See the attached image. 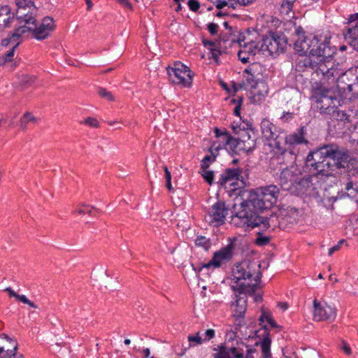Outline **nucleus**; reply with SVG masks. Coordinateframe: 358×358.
I'll return each instance as SVG.
<instances>
[{"mask_svg": "<svg viewBox=\"0 0 358 358\" xmlns=\"http://www.w3.org/2000/svg\"><path fill=\"white\" fill-rule=\"evenodd\" d=\"M16 9V16L20 20V24L23 25H29L35 22L38 10L34 3V1L24 2V1L15 0Z\"/></svg>", "mask_w": 358, "mask_h": 358, "instance_id": "11", "label": "nucleus"}, {"mask_svg": "<svg viewBox=\"0 0 358 358\" xmlns=\"http://www.w3.org/2000/svg\"><path fill=\"white\" fill-rule=\"evenodd\" d=\"M192 266L194 269V271H195L196 272H197V276L199 278V280H205L206 279V278L209 275V273H208V270L209 269H206V270H204L203 272H201V277H199V268L201 267H199V268H197L196 267L194 266V264H192Z\"/></svg>", "mask_w": 358, "mask_h": 358, "instance_id": "46", "label": "nucleus"}, {"mask_svg": "<svg viewBox=\"0 0 358 358\" xmlns=\"http://www.w3.org/2000/svg\"><path fill=\"white\" fill-rule=\"evenodd\" d=\"M286 214H282V215L285 217V219L287 220L290 223L296 222L299 216V212L298 209L295 208H288L286 210Z\"/></svg>", "mask_w": 358, "mask_h": 358, "instance_id": "31", "label": "nucleus"}, {"mask_svg": "<svg viewBox=\"0 0 358 358\" xmlns=\"http://www.w3.org/2000/svg\"><path fill=\"white\" fill-rule=\"evenodd\" d=\"M358 22V13L351 15L349 18V23L352 24L353 22Z\"/></svg>", "mask_w": 358, "mask_h": 358, "instance_id": "61", "label": "nucleus"}, {"mask_svg": "<svg viewBox=\"0 0 358 358\" xmlns=\"http://www.w3.org/2000/svg\"><path fill=\"white\" fill-rule=\"evenodd\" d=\"M250 93L255 102H260L267 96L268 88L264 82H259L252 87Z\"/></svg>", "mask_w": 358, "mask_h": 358, "instance_id": "22", "label": "nucleus"}, {"mask_svg": "<svg viewBox=\"0 0 358 358\" xmlns=\"http://www.w3.org/2000/svg\"><path fill=\"white\" fill-rule=\"evenodd\" d=\"M216 157L212 154V155L206 156L201 161V169H208L210 164L215 162Z\"/></svg>", "mask_w": 358, "mask_h": 358, "instance_id": "38", "label": "nucleus"}, {"mask_svg": "<svg viewBox=\"0 0 358 358\" xmlns=\"http://www.w3.org/2000/svg\"><path fill=\"white\" fill-rule=\"evenodd\" d=\"M36 80V77L34 76L23 75L20 79V83L23 85H30Z\"/></svg>", "mask_w": 358, "mask_h": 358, "instance_id": "40", "label": "nucleus"}, {"mask_svg": "<svg viewBox=\"0 0 358 358\" xmlns=\"http://www.w3.org/2000/svg\"><path fill=\"white\" fill-rule=\"evenodd\" d=\"M210 50H211L212 57L215 59V61L216 62H217L218 57L220 55V52L219 50H216L215 49H213L212 48H210Z\"/></svg>", "mask_w": 358, "mask_h": 358, "instance_id": "57", "label": "nucleus"}, {"mask_svg": "<svg viewBox=\"0 0 358 358\" xmlns=\"http://www.w3.org/2000/svg\"><path fill=\"white\" fill-rule=\"evenodd\" d=\"M237 299L236 300L234 309V317L238 318V317H243L247 307V299L245 297L242 296H236Z\"/></svg>", "mask_w": 358, "mask_h": 358, "instance_id": "24", "label": "nucleus"}, {"mask_svg": "<svg viewBox=\"0 0 358 358\" xmlns=\"http://www.w3.org/2000/svg\"><path fill=\"white\" fill-rule=\"evenodd\" d=\"M300 171L294 166L282 170L280 176V185L285 190H289L299 180Z\"/></svg>", "mask_w": 358, "mask_h": 358, "instance_id": "14", "label": "nucleus"}, {"mask_svg": "<svg viewBox=\"0 0 358 358\" xmlns=\"http://www.w3.org/2000/svg\"><path fill=\"white\" fill-rule=\"evenodd\" d=\"M269 318H272L271 313L268 311H262V313L259 317L260 324L264 321L268 322Z\"/></svg>", "mask_w": 358, "mask_h": 358, "instance_id": "51", "label": "nucleus"}, {"mask_svg": "<svg viewBox=\"0 0 358 358\" xmlns=\"http://www.w3.org/2000/svg\"><path fill=\"white\" fill-rule=\"evenodd\" d=\"M55 28L53 18L48 16L43 17L39 23H37L36 19L35 22L29 25L19 26L14 29L12 38L18 40L25 34L31 33L34 38L42 41L50 37Z\"/></svg>", "mask_w": 358, "mask_h": 358, "instance_id": "6", "label": "nucleus"}, {"mask_svg": "<svg viewBox=\"0 0 358 358\" xmlns=\"http://www.w3.org/2000/svg\"><path fill=\"white\" fill-rule=\"evenodd\" d=\"M0 358H24L22 355L17 354L16 351L8 355L7 356L0 357Z\"/></svg>", "mask_w": 358, "mask_h": 358, "instance_id": "55", "label": "nucleus"}, {"mask_svg": "<svg viewBox=\"0 0 358 358\" xmlns=\"http://www.w3.org/2000/svg\"><path fill=\"white\" fill-rule=\"evenodd\" d=\"M168 74L172 83L182 87H189L192 83L190 69L180 63H175L174 67L168 68Z\"/></svg>", "mask_w": 358, "mask_h": 358, "instance_id": "9", "label": "nucleus"}, {"mask_svg": "<svg viewBox=\"0 0 358 358\" xmlns=\"http://www.w3.org/2000/svg\"><path fill=\"white\" fill-rule=\"evenodd\" d=\"M275 38L276 39V43L278 44L277 54L280 52H282L286 48L287 45V39L283 36H279L278 34H275Z\"/></svg>", "mask_w": 358, "mask_h": 358, "instance_id": "33", "label": "nucleus"}, {"mask_svg": "<svg viewBox=\"0 0 358 358\" xmlns=\"http://www.w3.org/2000/svg\"><path fill=\"white\" fill-rule=\"evenodd\" d=\"M345 189L348 196L358 202V178H347Z\"/></svg>", "mask_w": 358, "mask_h": 358, "instance_id": "23", "label": "nucleus"}, {"mask_svg": "<svg viewBox=\"0 0 358 358\" xmlns=\"http://www.w3.org/2000/svg\"><path fill=\"white\" fill-rule=\"evenodd\" d=\"M12 37L13 33L8 34L7 38H4L1 41L2 45L8 46V45H11V48L6 53L0 57V66L6 65L7 63L10 62L13 60L15 50L21 43L20 38L17 40Z\"/></svg>", "mask_w": 358, "mask_h": 358, "instance_id": "15", "label": "nucleus"}, {"mask_svg": "<svg viewBox=\"0 0 358 358\" xmlns=\"http://www.w3.org/2000/svg\"><path fill=\"white\" fill-rule=\"evenodd\" d=\"M195 244L197 246L202 247L204 250H207L210 246V243L208 238L205 236H198L195 240Z\"/></svg>", "mask_w": 358, "mask_h": 358, "instance_id": "35", "label": "nucleus"}, {"mask_svg": "<svg viewBox=\"0 0 358 358\" xmlns=\"http://www.w3.org/2000/svg\"><path fill=\"white\" fill-rule=\"evenodd\" d=\"M241 143V150L243 152H250L255 147V140L254 138L246 141L245 142H240Z\"/></svg>", "mask_w": 358, "mask_h": 358, "instance_id": "34", "label": "nucleus"}, {"mask_svg": "<svg viewBox=\"0 0 358 358\" xmlns=\"http://www.w3.org/2000/svg\"><path fill=\"white\" fill-rule=\"evenodd\" d=\"M201 176L209 185L213 184L214 180L213 171H208V169H202Z\"/></svg>", "mask_w": 358, "mask_h": 358, "instance_id": "37", "label": "nucleus"}, {"mask_svg": "<svg viewBox=\"0 0 358 358\" xmlns=\"http://www.w3.org/2000/svg\"><path fill=\"white\" fill-rule=\"evenodd\" d=\"M214 131H215V136L217 138L224 136V141L226 140V135L224 134V133L227 132L226 131L222 132L218 128H215Z\"/></svg>", "mask_w": 358, "mask_h": 358, "instance_id": "59", "label": "nucleus"}, {"mask_svg": "<svg viewBox=\"0 0 358 358\" xmlns=\"http://www.w3.org/2000/svg\"><path fill=\"white\" fill-rule=\"evenodd\" d=\"M234 249V243L231 242L227 246L215 252L212 259L208 263L203 264L199 268V277H201V273L204 270L209 269L212 266L218 268L229 261L233 257Z\"/></svg>", "mask_w": 358, "mask_h": 358, "instance_id": "10", "label": "nucleus"}, {"mask_svg": "<svg viewBox=\"0 0 358 358\" xmlns=\"http://www.w3.org/2000/svg\"><path fill=\"white\" fill-rule=\"evenodd\" d=\"M308 166L316 171L317 177H329L336 169H344L348 178H358V161L351 157L348 151L334 143L326 144L309 152L306 158Z\"/></svg>", "mask_w": 358, "mask_h": 358, "instance_id": "2", "label": "nucleus"}, {"mask_svg": "<svg viewBox=\"0 0 358 358\" xmlns=\"http://www.w3.org/2000/svg\"><path fill=\"white\" fill-rule=\"evenodd\" d=\"M265 335L262 341L260 343L262 348V357L263 358H271L270 348L271 340L267 333V329L264 327ZM220 351L216 354L217 358H257L258 353L255 349H248L247 354L244 357L242 352L236 347H227L226 345H221L219 346Z\"/></svg>", "mask_w": 358, "mask_h": 358, "instance_id": "7", "label": "nucleus"}, {"mask_svg": "<svg viewBox=\"0 0 358 358\" xmlns=\"http://www.w3.org/2000/svg\"><path fill=\"white\" fill-rule=\"evenodd\" d=\"M336 87L340 93L341 96L346 101H352L358 95V88L354 85H336Z\"/></svg>", "mask_w": 358, "mask_h": 358, "instance_id": "18", "label": "nucleus"}, {"mask_svg": "<svg viewBox=\"0 0 358 358\" xmlns=\"http://www.w3.org/2000/svg\"><path fill=\"white\" fill-rule=\"evenodd\" d=\"M336 317V309L327 303L322 304L316 299L313 301V319L315 321L331 322Z\"/></svg>", "mask_w": 358, "mask_h": 358, "instance_id": "13", "label": "nucleus"}, {"mask_svg": "<svg viewBox=\"0 0 358 358\" xmlns=\"http://www.w3.org/2000/svg\"><path fill=\"white\" fill-rule=\"evenodd\" d=\"M343 240H341L338 242V243L336 245H334V247L331 248L329 250V255L331 256L333 255V253L336 251H338L340 248H341V244L343 243Z\"/></svg>", "mask_w": 358, "mask_h": 358, "instance_id": "54", "label": "nucleus"}, {"mask_svg": "<svg viewBox=\"0 0 358 358\" xmlns=\"http://www.w3.org/2000/svg\"><path fill=\"white\" fill-rule=\"evenodd\" d=\"M14 20V14L11 13L10 8L8 6L0 7V31L10 26Z\"/></svg>", "mask_w": 358, "mask_h": 358, "instance_id": "21", "label": "nucleus"}, {"mask_svg": "<svg viewBox=\"0 0 358 358\" xmlns=\"http://www.w3.org/2000/svg\"><path fill=\"white\" fill-rule=\"evenodd\" d=\"M285 141L287 144L291 145L301 144L303 143H307L308 142L303 136L302 129H300L297 133L286 136L285 137Z\"/></svg>", "mask_w": 358, "mask_h": 358, "instance_id": "26", "label": "nucleus"}, {"mask_svg": "<svg viewBox=\"0 0 358 358\" xmlns=\"http://www.w3.org/2000/svg\"><path fill=\"white\" fill-rule=\"evenodd\" d=\"M261 129L262 134L266 140H274L276 145L280 143L278 139L280 138V132L269 120H263L261 123Z\"/></svg>", "mask_w": 358, "mask_h": 358, "instance_id": "16", "label": "nucleus"}, {"mask_svg": "<svg viewBox=\"0 0 358 358\" xmlns=\"http://www.w3.org/2000/svg\"><path fill=\"white\" fill-rule=\"evenodd\" d=\"M226 140L225 143L229 147L233 152L239 153L241 152V143L238 138H234L229 134L228 132H225Z\"/></svg>", "mask_w": 358, "mask_h": 358, "instance_id": "27", "label": "nucleus"}, {"mask_svg": "<svg viewBox=\"0 0 358 358\" xmlns=\"http://www.w3.org/2000/svg\"><path fill=\"white\" fill-rule=\"evenodd\" d=\"M205 335H206V340H210L211 338H213L214 336H215V331L213 329H208L205 332Z\"/></svg>", "mask_w": 358, "mask_h": 358, "instance_id": "56", "label": "nucleus"}, {"mask_svg": "<svg viewBox=\"0 0 358 358\" xmlns=\"http://www.w3.org/2000/svg\"><path fill=\"white\" fill-rule=\"evenodd\" d=\"M270 241V238L268 236H262L259 233L258 234V236L256 238L255 242L257 245L263 246L267 245Z\"/></svg>", "mask_w": 358, "mask_h": 358, "instance_id": "41", "label": "nucleus"}, {"mask_svg": "<svg viewBox=\"0 0 358 358\" xmlns=\"http://www.w3.org/2000/svg\"><path fill=\"white\" fill-rule=\"evenodd\" d=\"M331 115H332L333 120L338 122V125L340 129L344 127L346 123L350 122V115L344 111L336 110L335 108L334 111H332Z\"/></svg>", "mask_w": 358, "mask_h": 358, "instance_id": "25", "label": "nucleus"}, {"mask_svg": "<svg viewBox=\"0 0 358 358\" xmlns=\"http://www.w3.org/2000/svg\"><path fill=\"white\" fill-rule=\"evenodd\" d=\"M295 34L298 37L294 43L295 50L301 55L309 54L299 60V68H310L317 75H320V72L329 73V70L333 71V57L336 48L330 45L327 37L321 42L317 36L306 37L301 27L296 28Z\"/></svg>", "mask_w": 358, "mask_h": 358, "instance_id": "3", "label": "nucleus"}, {"mask_svg": "<svg viewBox=\"0 0 358 358\" xmlns=\"http://www.w3.org/2000/svg\"><path fill=\"white\" fill-rule=\"evenodd\" d=\"M208 29L212 35H215L217 33L218 26L215 23H210L208 26Z\"/></svg>", "mask_w": 358, "mask_h": 358, "instance_id": "52", "label": "nucleus"}, {"mask_svg": "<svg viewBox=\"0 0 358 358\" xmlns=\"http://www.w3.org/2000/svg\"><path fill=\"white\" fill-rule=\"evenodd\" d=\"M83 122L93 128H98L99 127V121L96 118L92 117H89L86 118Z\"/></svg>", "mask_w": 358, "mask_h": 358, "instance_id": "44", "label": "nucleus"}, {"mask_svg": "<svg viewBox=\"0 0 358 358\" xmlns=\"http://www.w3.org/2000/svg\"><path fill=\"white\" fill-rule=\"evenodd\" d=\"M215 3L218 9H221L227 5H231L234 8L236 5V0H216Z\"/></svg>", "mask_w": 358, "mask_h": 358, "instance_id": "39", "label": "nucleus"}, {"mask_svg": "<svg viewBox=\"0 0 358 358\" xmlns=\"http://www.w3.org/2000/svg\"><path fill=\"white\" fill-rule=\"evenodd\" d=\"M99 94L100 96L106 98L109 101H114V96H113V94L105 89L100 90Z\"/></svg>", "mask_w": 358, "mask_h": 358, "instance_id": "49", "label": "nucleus"}, {"mask_svg": "<svg viewBox=\"0 0 358 358\" xmlns=\"http://www.w3.org/2000/svg\"><path fill=\"white\" fill-rule=\"evenodd\" d=\"M232 129L234 134L238 135V139L239 142H245L246 141L252 139L250 136L251 130H245L244 129H241L237 126H232Z\"/></svg>", "mask_w": 358, "mask_h": 358, "instance_id": "29", "label": "nucleus"}, {"mask_svg": "<svg viewBox=\"0 0 358 358\" xmlns=\"http://www.w3.org/2000/svg\"><path fill=\"white\" fill-rule=\"evenodd\" d=\"M296 0H283L280 6V11L282 13L289 15L292 10L294 3Z\"/></svg>", "mask_w": 358, "mask_h": 358, "instance_id": "32", "label": "nucleus"}, {"mask_svg": "<svg viewBox=\"0 0 358 358\" xmlns=\"http://www.w3.org/2000/svg\"><path fill=\"white\" fill-rule=\"evenodd\" d=\"M260 267V264L250 260L235 264L232 268V280L236 283L232 285L233 289L240 293H254L262 276Z\"/></svg>", "mask_w": 358, "mask_h": 358, "instance_id": "4", "label": "nucleus"}, {"mask_svg": "<svg viewBox=\"0 0 358 358\" xmlns=\"http://www.w3.org/2000/svg\"><path fill=\"white\" fill-rule=\"evenodd\" d=\"M228 210L225 203L222 201H217L206 212L205 220L212 226L218 227L224 222Z\"/></svg>", "mask_w": 358, "mask_h": 358, "instance_id": "12", "label": "nucleus"}, {"mask_svg": "<svg viewBox=\"0 0 358 358\" xmlns=\"http://www.w3.org/2000/svg\"><path fill=\"white\" fill-rule=\"evenodd\" d=\"M282 155L284 156L290 155L292 159H294L296 158L295 154L292 150H285Z\"/></svg>", "mask_w": 358, "mask_h": 358, "instance_id": "63", "label": "nucleus"}, {"mask_svg": "<svg viewBox=\"0 0 358 358\" xmlns=\"http://www.w3.org/2000/svg\"><path fill=\"white\" fill-rule=\"evenodd\" d=\"M276 39L275 38V34L271 36H265L262 39V43L259 47V51H262L263 54L268 52L269 55H273L277 54Z\"/></svg>", "mask_w": 358, "mask_h": 358, "instance_id": "19", "label": "nucleus"}, {"mask_svg": "<svg viewBox=\"0 0 358 358\" xmlns=\"http://www.w3.org/2000/svg\"><path fill=\"white\" fill-rule=\"evenodd\" d=\"M346 233L350 234L353 236H358V216L356 217L355 216H352L349 222L347 223L346 227Z\"/></svg>", "mask_w": 358, "mask_h": 358, "instance_id": "30", "label": "nucleus"}, {"mask_svg": "<svg viewBox=\"0 0 358 358\" xmlns=\"http://www.w3.org/2000/svg\"><path fill=\"white\" fill-rule=\"evenodd\" d=\"M189 9L192 11H196L200 7V3L196 0H189L187 2Z\"/></svg>", "mask_w": 358, "mask_h": 358, "instance_id": "48", "label": "nucleus"}, {"mask_svg": "<svg viewBox=\"0 0 358 358\" xmlns=\"http://www.w3.org/2000/svg\"><path fill=\"white\" fill-rule=\"evenodd\" d=\"M243 170L241 169H227L221 175L217 183L222 186L231 181L232 182L231 185H233L235 180H240L243 183L244 178L241 174Z\"/></svg>", "mask_w": 358, "mask_h": 358, "instance_id": "17", "label": "nucleus"}, {"mask_svg": "<svg viewBox=\"0 0 358 358\" xmlns=\"http://www.w3.org/2000/svg\"><path fill=\"white\" fill-rule=\"evenodd\" d=\"M279 193V188L275 185H267L250 191L246 199L233 206L235 214L232 221L234 224L250 228L262 226L264 229L275 226V215L272 214L268 217L262 214L277 203Z\"/></svg>", "mask_w": 358, "mask_h": 358, "instance_id": "1", "label": "nucleus"}, {"mask_svg": "<svg viewBox=\"0 0 358 358\" xmlns=\"http://www.w3.org/2000/svg\"><path fill=\"white\" fill-rule=\"evenodd\" d=\"M334 86L327 83L322 78L320 83L314 90V98L317 108L321 113L331 115L339 105Z\"/></svg>", "mask_w": 358, "mask_h": 358, "instance_id": "5", "label": "nucleus"}, {"mask_svg": "<svg viewBox=\"0 0 358 358\" xmlns=\"http://www.w3.org/2000/svg\"><path fill=\"white\" fill-rule=\"evenodd\" d=\"M164 173H165V179H166V187L169 190H173V187L171 185V175L170 171H169L167 166L164 167Z\"/></svg>", "mask_w": 358, "mask_h": 358, "instance_id": "42", "label": "nucleus"}, {"mask_svg": "<svg viewBox=\"0 0 358 358\" xmlns=\"http://www.w3.org/2000/svg\"><path fill=\"white\" fill-rule=\"evenodd\" d=\"M278 307L283 310H286L288 308V303L286 302H280L278 303Z\"/></svg>", "mask_w": 358, "mask_h": 358, "instance_id": "64", "label": "nucleus"}, {"mask_svg": "<svg viewBox=\"0 0 358 358\" xmlns=\"http://www.w3.org/2000/svg\"><path fill=\"white\" fill-rule=\"evenodd\" d=\"M5 292H8L10 296L15 297V299L17 296V294L15 293L10 287H7L4 289Z\"/></svg>", "mask_w": 358, "mask_h": 358, "instance_id": "60", "label": "nucleus"}, {"mask_svg": "<svg viewBox=\"0 0 358 358\" xmlns=\"http://www.w3.org/2000/svg\"><path fill=\"white\" fill-rule=\"evenodd\" d=\"M243 51L240 50L238 52V59L241 61L242 63L246 64L250 62V56L247 54H241Z\"/></svg>", "mask_w": 358, "mask_h": 358, "instance_id": "50", "label": "nucleus"}, {"mask_svg": "<svg viewBox=\"0 0 358 358\" xmlns=\"http://www.w3.org/2000/svg\"><path fill=\"white\" fill-rule=\"evenodd\" d=\"M342 346L341 348L345 352V353L348 355H351L352 350L350 347L348 345V343L345 341H341Z\"/></svg>", "mask_w": 358, "mask_h": 358, "instance_id": "53", "label": "nucleus"}, {"mask_svg": "<svg viewBox=\"0 0 358 358\" xmlns=\"http://www.w3.org/2000/svg\"><path fill=\"white\" fill-rule=\"evenodd\" d=\"M332 70L329 73L320 72L324 80L327 83L336 87V85H354L358 89V67H352L343 71L339 66V64L335 62L333 59Z\"/></svg>", "mask_w": 358, "mask_h": 358, "instance_id": "8", "label": "nucleus"}, {"mask_svg": "<svg viewBox=\"0 0 358 358\" xmlns=\"http://www.w3.org/2000/svg\"><path fill=\"white\" fill-rule=\"evenodd\" d=\"M239 45L241 47V50L243 51L242 54H247L250 57H253L254 55H255L257 50H259V48L253 41H251L250 43H244V44H242L241 42L239 41Z\"/></svg>", "mask_w": 358, "mask_h": 358, "instance_id": "28", "label": "nucleus"}, {"mask_svg": "<svg viewBox=\"0 0 358 358\" xmlns=\"http://www.w3.org/2000/svg\"><path fill=\"white\" fill-rule=\"evenodd\" d=\"M99 274L101 277L103 278H106V277H108V275L107 273V270H106L105 268H101L99 270Z\"/></svg>", "mask_w": 358, "mask_h": 358, "instance_id": "62", "label": "nucleus"}, {"mask_svg": "<svg viewBox=\"0 0 358 358\" xmlns=\"http://www.w3.org/2000/svg\"><path fill=\"white\" fill-rule=\"evenodd\" d=\"M345 40L356 50H358V22L346 29L343 33Z\"/></svg>", "mask_w": 358, "mask_h": 358, "instance_id": "20", "label": "nucleus"}, {"mask_svg": "<svg viewBox=\"0 0 358 358\" xmlns=\"http://www.w3.org/2000/svg\"><path fill=\"white\" fill-rule=\"evenodd\" d=\"M187 339L189 343H196L198 345L201 344L203 342V339L199 336V332H197L195 336H189Z\"/></svg>", "mask_w": 358, "mask_h": 358, "instance_id": "47", "label": "nucleus"}, {"mask_svg": "<svg viewBox=\"0 0 358 358\" xmlns=\"http://www.w3.org/2000/svg\"><path fill=\"white\" fill-rule=\"evenodd\" d=\"M35 121L36 118L31 113H26L20 119V126L22 128H25L29 122H34Z\"/></svg>", "mask_w": 358, "mask_h": 358, "instance_id": "36", "label": "nucleus"}, {"mask_svg": "<svg viewBox=\"0 0 358 358\" xmlns=\"http://www.w3.org/2000/svg\"><path fill=\"white\" fill-rule=\"evenodd\" d=\"M255 0H236V5L247 6L252 3Z\"/></svg>", "mask_w": 358, "mask_h": 358, "instance_id": "58", "label": "nucleus"}, {"mask_svg": "<svg viewBox=\"0 0 358 358\" xmlns=\"http://www.w3.org/2000/svg\"><path fill=\"white\" fill-rule=\"evenodd\" d=\"M16 299L19 300L20 301L22 302L23 303L29 305L31 308H36L37 306L31 301H29L26 296L24 295H17Z\"/></svg>", "mask_w": 358, "mask_h": 358, "instance_id": "45", "label": "nucleus"}, {"mask_svg": "<svg viewBox=\"0 0 358 358\" xmlns=\"http://www.w3.org/2000/svg\"><path fill=\"white\" fill-rule=\"evenodd\" d=\"M337 201V197L335 196H324L323 198L324 205L327 208L331 210L334 209L333 203Z\"/></svg>", "mask_w": 358, "mask_h": 358, "instance_id": "43", "label": "nucleus"}]
</instances>
